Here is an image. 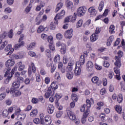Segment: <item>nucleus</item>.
<instances>
[{"instance_id":"f257e3e1","label":"nucleus","mask_w":125,"mask_h":125,"mask_svg":"<svg viewBox=\"0 0 125 125\" xmlns=\"http://www.w3.org/2000/svg\"><path fill=\"white\" fill-rule=\"evenodd\" d=\"M84 64V58L83 56H81L80 60L76 63V67L74 71L75 76H80L82 72V66Z\"/></svg>"},{"instance_id":"f03ea898","label":"nucleus","mask_w":125,"mask_h":125,"mask_svg":"<svg viewBox=\"0 0 125 125\" xmlns=\"http://www.w3.org/2000/svg\"><path fill=\"white\" fill-rule=\"evenodd\" d=\"M14 64H15V61L13 59H9L7 61L5 62L6 68L4 69L5 78H6V76L9 74L10 70H11V68L14 66Z\"/></svg>"},{"instance_id":"7ed1b4c3","label":"nucleus","mask_w":125,"mask_h":125,"mask_svg":"<svg viewBox=\"0 0 125 125\" xmlns=\"http://www.w3.org/2000/svg\"><path fill=\"white\" fill-rule=\"evenodd\" d=\"M117 54L118 56H116L115 57L116 62H115L114 63V65L116 67H119V68H120V67L122 66V63H121V58L123 57L124 55V53L123 52V51L120 50L118 51Z\"/></svg>"},{"instance_id":"20e7f679","label":"nucleus","mask_w":125,"mask_h":125,"mask_svg":"<svg viewBox=\"0 0 125 125\" xmlns=\"http://www.w3.org/2000/svg\"><path fill=\"white\" fill-rule=\"evenodd\" d=\"M16 70H17V67L15 66V67H14V68H13L12 69L10 73H8V74L7 75H6V77H7V78H6V79L5 80L4 82V83H5L6 84H7V83H9V81H10V80H11V78H12V76H13V75L14 74V73L15 72V71H16Z\"/></svg>"},{"instance_id":"39448f33","label":"nucleus","mask_w":125,"mask_h":125,"mask_svg":"<svg viewBox=\"0 0 125 125\" xmlns=\"http://www.w3.org/2000/svg\"><path fill=\"white\" fill-rule=\"evenodd\" d=\"M66 113L68 117L69 118L70 120L71 121H74L77 119L76 114L74 112H72L71 108H68L66 109Z\"/></svg>"},{"instance_id":"423d86ee","label":"nucleus","mask_w":125,"mask_h":125,"mask_svg":"<svg viewBox=\"0 0 125 125\" xmlns=\"http://www.w3.org/2000/svg\"><path fill=\"white\" fill-rule=\"evenodd\" d=\"M10 94H11L13 97H18L21 95V92L16 89L11 88L10 89Z\"/></svg>"},{"instance_id":"0eeeda50","label":"nucleus","mask_w":125,"mask_h":125,"mask_svg":"<svg viewBox=\"0 0 125 125\" xmlns=\"http://www.w3.org/2000/svg\"><path fill=\"white\" fill-rule=\"evenodd\" d=\"M86 11V9L85 7H80L78 8L77 10V15L79 17L83 16L85 14Z\"/></svg>"},{"instance_id":"6e6552de","label":"nucleus","mask_w":125,"mask_h":125,"mask_svg":"<svg viewBox=\"0 0 125 125\" xmlns=\"http://www.w3.org/2000/svg\"><path fill=\"white\" fill-rule=\"evenodd\" d=\"M54 90L51 89L50 87L48 88L47 92L45 93L44 96L45 98L48 99L49 97H52L54 95Z\"/></svg>"},{"instance_id":"1a4fd4ad","label":"nucleus","mask_w":125,"mask_h":125,"mask_svg":"<svg viewBox=\"0 0 125 125\" xmlns=\"http://www.w3.org/2000/svg\"><path fill=\"white\" fill-rule=\"evenodd\" d=\"M32 70L33 73L35 74V73H36V71L37 69L36 68V66L35 65V64H34L33 62L31 63V65H29L28 71L29 76H31V75H32Z\"/></svg>"},{"instance_id":"9d476101","label":"nucleus","mask_w":125,"mask_h":125,"mask_svg":"<svg viewBox=\"0 0 125 125\" xmlns=\"http://www.w3.org/2000/svg\"><path fill=\"white\" fill-rule=\"evenodd\" d=\"M64 37L66 39H72V37H73V29H70L68 30L64 33Z\"/></svg>"},{"instance_id":"9b49d317","label":"nucleus","mask_w":125,"mask_h":125,"mask_svg":"<svg viewBox=\"0 0 125 125\" xmlns=\"http://www.w3.org/2000/svg\"><path fill=\"white\" fill-rule=\"evenodd\" d=\"M88 115H89V109H87L86 110L85 112H84L83 114V117L81 119V122L82 124H85L86 121V118L88 117Z\"/></svg>"},{"instance_id":"f8f14e48","label":"nucleus","mask_w":125,"mask_h":125,"mask_svg":"<svg viewBox=\"0 0 125 125\" xmlns=\"http://www.w3.org/2000/svg\"><path fill=\"white\" fill-rule=\"evenodd\" d=\"M91 81L93 83H96L97 85H100L102 83V81L101 80H99V78L97 76L93 77Z\"/></svg>"},{"instance_id":"ddd939ff","label":"nucleus","mask_w":125,"mask_h":125,"mask_svg":"<svg viewBox=\"0 0 125 125\" xmlns=\"http://www.w3.org/2000/svg\"><path fill=\"white\" fill-rule=\"evenodd\" d=\"M64 15H65V11L64 10H62L61 13H58L56 16L55 17V20L58 19L59 20L60 19H62L63 17H64Z\"/></svg>"},{"instance_id":"4468645a","label":"nucleus","mask_w":125,"mask_h":125,"mask_svg":"<svg viewBox=\"0 0 125 125\" xmlns=\"http://www.w3.org/2000/svg\"><path fill=\"white\" fill-rule=\"evenodd\" d=\"M88 12L90 13L91 15L95 16L97 13V11L95 9V7L92 6L88 9Z\"/></svg>"},{"instance_id":"2eb2a0df","label":"nucleus","mask_w":125,"mask_h":125,"mask_svg":"<svg viewBox=\"0 0 125 125\" xmlns=\"http://www.w3.org/2000/svg\"><path fill=\"white\" fill-rule=\"evenodd\" d=\"M44 120L45 122L46 125H51V117L49 116H45L44 118Z\"/></svg>"},{"instance_id":"dca6fc26","label":"nucleus","mask_w":125,"mask_h":125,"mask_svg":"<svg viewBox=\"0 0 125 125\" xmlns=\"http://www.w3.org/2000/svg\"><path fill=\"white\" fill-rule=\"evenodd\" d=\"M74 77V73L72 71H67L66 72V78L68 80H72Z\"/></svg>"},{"instance_id":"f3484780","label":"nucleus","mask_w":125,"mask_h":125,"mask_svg":"<svg viewBox=\"0 0 125 125\" xmlns=\"http://www.w3.org/2000/svg\"><path fill=\"white\" fill-rule=\"evenodd\" d=\"M86 103H87V110L88 109L89 111V108L91 107V104H93L94 102H93V99L90 98V100H86Z\"/></svg>"},{"instance_id":"a211bd4d","label":"nucleus","mask_w":125,"mask_h":125,"mask_svg":"<svg viewBox=\"0 0 125 125\" xmlns=\"http://www.w3.org/2000/svg\"><path fill=\"white\" fill-rule=\"evenodd\" d=\"M54 111V106L52 104H49L47 107V112L48 114H51Z\"/></svg>"},{"instance_id":"6ab92c4d","label":"nucleus","mask_w":125,"mask_h":125,"mask_svg":"<svg viewBox=\"0 0 125 125\" xmlns=\"http://www.w3.org/2000/svg\"><path fill=\"white\" fill-rule=\"evenodd\" d=\"M17 65L19 66V69L18 70L20 71H23L24 69H25V65L22 64V62H19Z\"/></svg>"},{"instance_id":"aec40b11","label":"nucleus","mask_w":125,"mask_h":125,"mask_svg":"<svg viewBox=\"0 0 125 125\" xmlns=\"http://www.w3.org/2000/svg\"><path fill=\"white\" fill-rule=\"evenodd\" d=\"M9 113L7 109H5L2 112V117L3 118H7V119H10V116H8Z\"/></svg>"},{"instance_id":"412c9836","label":"nucleus","mask_w":125,"mask_h":125,"mask_svg":"<svg viewBox=\"0 0 125 125\" xmlns=\"http://www.w3.org/2000/svg\"><path fill=\"white\" fill-rule=\"evenodd\" d=\"M63 6V4L62 2H60L57 4L56 9L55 10V12L57 13L61 8H62Z\"/></svg>"},{"instance_id":"4be33fe9","label":"nucleus","mask_w":125,"mask_h":125,"mask_svg":"<svg viewBox=\"0 0 125 125\" xmlns=\"http://www.w3.org/2000/svg\"><path fill=\"white\" fill-rule=\"evenodd\" d=\"M97 40H98V35H97L96 34H93L90 37V41L92 42H95V41Z\"/></svg>"},{"instance_id":"5701e85b","label":"nucleus","mask_w":125,"mask_h":125,"mask_svg":"<svg viewBox=\"0 0 125 125\" xmlns=\"http://www.w3.org/2000/svg\"><path fill=\"white\" fill-rule=\"evenodd\" d=\"M115 109L118 113V114H122V111H123V108H122V107H121V105H116L115 106Z\"/></svg>"},{"instance_id":"b1692460","label":"nucleus","mask_w":125,"mask_h":125,"mask_svg":"<svg viewBox=\"0 0 125 125\" xmlns=\"http://www.w3.org/2000/svg\"><path fill=\"white\" fill-rule=\"evenodd\" d=\"M20 86V84L17 81L16 82H14L12 84V88L14 89H16V88H19Z\"/></svg>"},{"instance_id":"393cba45","label":"nucleus","mask_w":125,"mask_h":125,"mask_svg":"<svg viewBox=\"0 0 125 125\" xmlns=\"http://www.w3.org/2000/svg\"><path fill=\"white\" fill-rule=\"evenodd\" d=\"M37 115H38V109H32L30 112V116H31V117H36Z\"/></svg>"},{"instance_id":"a878e982","label":"nucleus","mask_w":125,"mask_h":125,"mask_svg":"<svg viewBox=\"0 0 125 125\" xmlns=\"http://www.w3.org/2000/svg\"><path fill=\"white\" fill-rule=\"evenodd\" d=\"M103 7H104V1H102L100 2L99 5L98 9L99 11H102L103 9Z\"/></svg>"},{"instance_id":"bb28decb","label":"nucleus","mask_w":125,"mask_h":125,"mask_svg":"<svg viewBox=\"0 0 125 125\" xmlns=\"http://www.w3.org/2000/svg\"><path fill=\"white\" fill-rule=\"evenodd\" d=\"M116 27H115V26H114V25H111L109 29V33H110V34H115V28Z\"/></svg>"},{"instance_id":"cd10ccee","label":"nucleus","mask_w":125,"mask_h":125,"mask_svg":"<svg viewBox=\"0 0 125 125\" xmlns=\"http://www.w3.org/2000/svg\"><path fill=\"white\" fill-rule=\"evenodd\" d=\"M51 87H49L50 88L54 90V89H57L58 88V86L54 82H53L50 85Z\"/></svg>"},{"instance_id":"c85d7f7f","label":"nucleus","mask_w":125,"mask_h":125,"mask_svg":"<svg viewBox=\"0 0 125 125\" xmlns=\"http://www.w3.org/2000/svg\"><path fill=\"white\" fill-rule=\"evenodd\" d=\"M123 100H124V99L123 98V95H122V94H119L117 98V101L118 103H122L123 102Z\"/></svg>"},{"instance_id":"c756f323","label":"nucleus","mask_w":125,"mask_h":125,"mask_svg":"<svg viewBox=\"0 0 125 125\" xmlns=\"http://www.w3.org/2000/svg\"><path fill=\"white\" fill-rule=\"evenodd\" d=\"M66 7L68 8V9H71L72 7H73V2L71 1H67V4H66Z\"/></svg>"},{"instance_id":"7c9ffc66","label":"nucleus","mask_w":125,"mask_h":125,"mask_svg":"<svg viewBox=\"0 0 125 125\" xmlns=\"http://www.w3.org/2000/svg\"><path fill=\"white\" fill-rule=\"evenodd\" d=\"M1 44V46H0V50H2L4 47H5L6 45H7L8 42L7 41H4V42H2Z\"/></svg>"},{"instance_id":"2f4dec72","label":"nucleus","mask_w":125,"mask_h":125,"mask_svg":"<svg viewBox=\"0 0 125 125\" xmlns=\"http://www.w3.org/2000/svg\"><path fill=\"white\" fill-rule=\"evenodd\" d=\"M60 61V55H56L54 58V62L55 63H59Z\"/></svg>"},{"instance_id":"473e14b6","label":"nucleus","mask_w":125,"mask_h":125,"mask_svg":"<svg viewBox=\"0 0 125 125\" xmlns=\"http://www.w3.org/2000/svg\"><path fill=\"white\" fill-rule=\"evenodd\" d=\"M35 45H36V42H33L31 43L28 46H27V49L28 50H31V49H33L34 48Z\"/></svg>"},{"instance_id":"72a5a7b5","label":"nucleus","mask_w":125,"mask_h":125,"mask_svg":"<svg viewBox=\"0 0 125 125\" xmlns=\"http://www.w3.org/2000/svg\"><path fill=\"white\" fill-rule=\"evenodd\" d=\"M71 98L73 101H74V102H77L78 101V95H77V94H73L71 95Z\"/></svg>"},{"instance_id":"f704fd0d","label":"nucleus","mask_w":125,"mask_h":125,"mask_svg":"<svg viewBox=\"0 0 125 125\" xmlns=\"http://www.w3.org/2000/svg\"><path fill=\"white\" fill-rule=\"evenodd\" d=\"M44 29L45 28H44L43 26L40 25L38 28L37 32L41 33L42 32H43V31H44Z\"/></svg>"},{"instance_id":"c9c22d12","label":"nucleus","mask_w":125,"mask_h":125,"mask_svg":"<svg viewBox=\"0 0 125 125\" xmlns=\"http://www.w3.org/2000/svg\"><path fill=\"white\" fill-rule=\"evenodd\" d=\"M113 42V38H112V37H110L109 38V39L107 41L106 45L107 46H110L111 44H112V42Z\"/></svg>"},{"instance_id":"e433bc0d","label":"nucleus","mask_w":125,"mask_h":125,"mask_svg":"<svg viewBox=\"0 0 125 125\" xmlns=\"http://www.w3.org/2000/svg\"><path fill=\"white\" fill-rule=\"evenodd\" d=\"M47 39L48 42H49L50 44H53V37L52 36L48 37Z\"/></svg>"},{"instance_id":"4c0bfd02","label":"nucleus","mask_w":125,"mask_h":125,"mask_svg":"<svg viewBox=\"0 0 125 125\" xmlns=\"http://www.w3.org/2000/svg\"><path fill=\"white\" fill-rule=\"evenodd\" d=\"M24 78L21 77H19L17 79V82L20 84V83H24Z\"/></svg>"},{"instance_id":"58836bf2","label":"nucleus","mask_w":125,"mask_h":125,"mask_svg":"<svg viewBox=\"0 0 125 125\" xmlns=\"http://www.w3.org/2000/svg\"><path fill=\"white\" fill-rule=\"evenodd\" d=\"M93 62H91V61H89L87 62V67L89 68H93Z\"/></svg>"},{"instance_id":"ea45409f","label":"nucleus","mask_w":125,"mask_h":125,"mask_svg":"<svg viewBox=\"0 0 125 125\" xmlns=\"http://www.w3.org/2000/svg\"><path fill=\"white\" fill-rule=\"evenodd\" d=\"M5 97H6V93H3L0 94V101L3 100Z\"/></svg>"},{"instance_id":"a19ab883","label":"nucleus","mask_w":125,"mask_h":125,"mask_svg":"<svg viewBox=\"0 0 125 125\" xmlns=\"http://www.w3.org/2000/svg\"><path fill=\"white\" fill-rule=\"evenodd\" d=\"M45 54L47 57H50L51 56V52H50L49 49H47L45 51Z\"/></svg>"},{"instance_id":"79ce46f5","label":"nucleus","mask_w":125,"mask_h":125,"mask_svg":"<svg viewBox=\"0 0 125 125\" xmlns=\"http://www.w3.org/2000/svg\"><path fill=\"white\" fill-rule=\"evenodd\" d=\"M57 40H62L63 39V35L61 33H58L56 35Z\"/></svg>"},{"instance_id":"37998d69","label":"nucleus","mask_w":125,"mask_h":125,"mask_svg":"<svg viewBox=\"0 0 125 125\" xmlns=\"http://www.w3.org/2000/svg\"><path fill=\"white\" fill-rule=\"evenodd\" d=\"M5 103L8 106H10V105L12 104V101H11L10 99H8L6 100V101H5Z\"/></svg>"},{"instance_id":"c03bdc74","label":"nucleus","mask_w":125,"mask_h":125,"mask_svg":"<svg viewBox=\"0 0 125 125\" xmlns=\"http://www.w3.org/2000/svg\"><path fill=\"white\" fill-rule=\"evenodd\" d=\"M77 20V17L76 16H70V22H75Z\"/></svg>"},{"instance_id":"a18cd8bd","label":"nucleus","mask_w":125,"mask_h":125,"mask_svg":"<svg viewBox=\"0 0 125 125\" xmlns=\"http://www.w3.org/2000/svg\"><path fill=\"white\" fill-rule=\"evenodd\" d=\"M31 8H32V7L28 6L25 9V13L28 14V13L31 11Z\"/></svg>"},{"instance_id":"49530a36","label":"nucleus","mask_w":125,"mask_h":125,"mask_svg":"<svg viewBox=\"0 0 125 125\" xmlns=\"http://www.w3.org/2000/svg\"><path fill=\"white\" fill-rule=\"evenodd\" d=\"M103 66L105 68H109L110 67V63L107 61H104L103 64Z\"/></svg>"},{"instance_id":"de8ad7c7","label":"nucleus","mask_w":125,"mask_h":125,"mask_svg":"<svg viewBox=\"0 0 125 125\" xmlns=\"http://www.w3.org/2000/svg\"><path fill=\"white\" fill-rule=\"evenodd\" d=\"M8 37L10 39H12L13 37V30L11 29L9 32Z\"/></svg>"},{"instance_id":"09e8293b","label":"nucleus","mask_w":125,"mask_h":125,"mask_svg":"<svg viewBox=\"0 0 125 125\" xmlns=\"http://www.w3.org/2000/svg\"><path fill=\"white\" fill-rule=\"evenodd\" d=\"M32 103L33 104H37V103H39V99L36 98H33L32 99Z\"/></svg>"},{"instance_id":"8fccbe9b","label":"nucleus","mask_w":125,"mask_h":125,"mask_svg":"<svg viewBox=\"0 0 125 125\" xmlns=\"http://www.w3.org/2000/svg\"><path fill=\"white\" fill-rule=\"evenodd\" d=\"M61 53L62 54H65V53H66V47H62L61 48Z\"/></svg>"},{"instance_id":"3c124183","label":"nucleus","mask_w":125,"mask_h":125,"mask_svg":"<svg viewBox=\"0 0 125 125\" xmlns=\"http://www.w3.org/2000/svg\"><path fill=\"white\" fill-rule=\"evenodd\" d=\"M11 49V44H8L6 47H5L4 50L6 52L9 51Z\"/></svg>"},{"instance_id":"603ef678","label":"nucleus","mask_w":125,"mask_h":125,"mask_svg":"<svg viewBox=\"0 0 125 125\" xmlns=\"http://www.w3.org/2000/svg\"><path fill=\"white\" fill-rule=\"evenodd\" d=\"M6 36H7V33L4 32L0 35V39L1 40L5 38V37H6Z\"/></svg>"},{"instance_id":"864d4df0","label":"nucleus","mask_w":125,"mask_h":125,"mask_svg":"<svg viewBox=\"0 0 125 125\" xmlns=\"http://www.w3.org/2000/svg\"><path fill=\"white\" fill-rule=\"evenodd\" d=\"M120 42H121V39L118 38L114 44V46H117V45H118L120 43Z\"/></svg>"},{"instance_id":"5fc2aeb1","label":"nucleus","mask_w":125,"mask_h":125,"mask_svg":"<svg viewBox=\"0 0 125 125\" xmlns=\"http://www.w3.org/2000/svg\"><path fill=\"white\" fill-rule=\"evenodd\" d=\"M77 25L79 28H80V27H82V26H83V20H80L77 22Z\"/></svg>"},{"instance_id":"6e6d98bb","label":"nucleus","mask_w":125,"mask_h":125,"mask_svg":"<svg viewBox=\"0 0 125 125\" xmlns=\"http://www.w3.org/2000/svg\"><path fill=\"white\" fill-rule=\"evenodd\" d=\"M56 69V65H55V64H53V65H51V73H53V72H54V71H55Z\"/></svg>"},{"instance_id":"4d7b16f0","label":"nucleus","mask_w":125,"mask_h":125,"mask_svg":"<svg viewBox=\"0 0 125 125\" xmlns=\"http://www.w3.org/2000/svg\"><path fill=\"white\" fill-rule=\"evenodd\" d=\"M20 112H21V110L20 108H18L15 111V115L17 116H19L20 115Z\"/></svg>"},{"instance_id":"13d9d810","label":"nucleus","mask_w":125,"mask_h":125,"mask_svg":"<svg viewBox=\"0 0 125 125\" xmlns=\"http://www.w3.org/2000/svg\"><path fill=\"white\" fill-rule=\"evenodd\" d=\"M49 28L50 30H55V25L53 24V22H51Z\"/></svg>"},{"instance_id":"bf43d9fd","label":"nucleus","mask_w":125,"mask_h":125,"mask_svg":"<svg viewBox=\"0 0 125 125\" xmlns=\"http://www.w3.org/2000/svg\"><path fill=\"white\" fill-rule=\"evenodd\" d=\"M28 55L31 57H34V56H36V53L31 51L28 52Z\"/></svg>"},{"instance_id":"052dcab7","label":"nucleus","mask_w":125,"mask_h":125,"mask_svg":"<svg viewBox=\"0 0 125 125\" xmlns=\"http://www.w3.org/2000/svg\"><path fill=\"white\" fill-rule=\"evenodd\" d=\"M45 83H46V84H48L49 83H50V78L49 77H46L45 78Z\"/></svg>"},{"instance_id":"680f3d73","label":"nucleus","mask_w":125,"mask_h":125,"mask_svg":"<svg viewBox=\"0 0 125 125\" xmlns=\"http://www.w3.org/2000/svg\"><path fill=\"white\" fill-rule=\"evenodd\" d=\"M33 123H34V124H36V125H39L40 124V119L35 118L33 120Z\"/></svg>"},{"instance_id":"e2e57ef3","label":"nucleus","mask_w":125,"mask_h":125,"mask_svg":"<svg viewBox=\"0 0 125 125\" xmlns=\"http://www.w3.org/2000/svg\"><path fill=\"white\" fill-rule=\"evenodd\" d=\"M85 107H87V104H83L81 108V111L82 112H84L85 110Z\"/></svg>"},{"instance_id":"0e129e2a","label":"nucleus","mask_w":125,"mask_h":125,"mask_svg":"<svg viewBox=\"0 0 125 125\" xmlns=\"http://www.w3.org/2000/svg\"><path fill=\"white\" fill-rule=\"evenodd\" d=\"M46 65L47 67H50L51 66V61H50V60L49 61L47 60L46 62Z\"/></svg>"},{"instance_id":"69168bd1","label":"nucleus","mask_w":125,"mask_h":125,"mask_svg":"<svg viewBox=\"0 0 125 125\" xmlns=\"http://www.w3.org/2000/svg\"><path fill=\"white\" fill-rule=\"evenodd\" d=\"M64 22L66 23H68L69 22H71L70 16L67 17L64 19Z\"/></svg>"},{"instance_id":"338daca9","label":"nucleus","mask_w":125,"mask_h":125,"mask_svg":"<svg viewBox=\"0 0 125 125\" xmlns=\"http://www.w3.org/2000/svg\"><path fill=\"white\" fill-rule=\"evenodd\" d=\"M114 77V72H110L109 74H108V78L109 79H112Z\"/></svg>"},{"instance_id":"774afa93","label":"nucleus","mask_w":125,"mask_h":125,"mask_svg":"<svg viewBox=\"0 0 125 125\" xmlns=\"http://www.w3.org/2000/svg\"><path fill=\"white\" fill-rule=\"evenodd\" d=\"M20 47H21L18 43L16 44L14 46V48H15V50H18V49H19V48H20Z\"/></svg>"}]
</instances>
